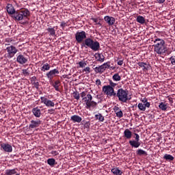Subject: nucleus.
Wrapping results in <instances>:
<instances>
[{
	"label": "nucleus",
	"instance_id": "obj_1",
	"mask_svg": "<svg viewBox=\"0 0 175 175\" xmlns=\"http://www.w3.org/2000/svg\"><path fill=\"white\" fill-rule=\"evenodd\" d=\"M81 46V49H83V47H85V49H91L93 51H99V49H100V44H99V42L94 40V38L87 37Z\"/></svg>",
	"mask_w": 175,
	"mask_h": 175
},
{
	"label": "nucleus",
	"instance_id": "obj_2",
	"mask_svg": "<svg viewBox=\"0 0 175 175\" xmlns=\"http://www.w3.org/2000/svg\"><path fill=\"white\" fill-rule=\"evenodd\" d=\"M155 44L153 45L154 51L156 54L159 55H162V54L166 52V46H165V40L161 38H157L154 41Z\"/></svg>",
	"mask_w": 175,
	"mask_h": 175
},
{
	"label": "nucleus",
	"instance_id": "obj_3",
	"mask_svg": "<svg viewBox=\"0 0 175 175\" xmlns=\"http://www.w3.org/2000/svg\"><path fill=\"white\" fill-rule=\"evenodd\" d=\"M31 12L28 9L22 10H16L11 16L15 21H21V20H27L29 17Z\"/></svg>",
	"mask_w": 175,
	"mask_h": 175
},
{
	"label": "nucleus",
	"instance_id": "obj_4",
	"mask_svg": "<svg viewBox=\"0 0 175 175\" xmlns=\"http://www.w3.org/2000/svg\"><path fill=\"white\" fill-rule=\"evenodd\" d=\"M115 98H118L119 102H122V103H126L128 100L132 99L128 96V90L123 88H120L117 90Z\"/></svg>",
	"mask_w": 175,
	"mask_h": 175
},
{
	"label": "nucleus",
	"instance_id": "obj_5",
	"mask_svg": "<svg viewBox=\"0 0 175 175\" xmlns=\"http://www.w3.org/2000/svg\"><path fill=\"white\" fill-rule=\"evenodd\" d=\"M75 40L77 43H81L84 42L87 39V33L84 31H78L75 34Z\"/></svg>",
	"mask_w": 175,
	"mask_h": 175
},
{
	"label": "nucleus",
	"instance_id": "obj_6",
	"mask_svg": "<svg viewBox=\"0 0 175 175\" xmlns=\"http://www.w3.org/2000/svg\"><path fill=\"white\" fill-rule=\"evenodd\" d=\"M103 92H104L105 95L109 96L110 98H116V92L114 90V88H111V86L104 85L103 87Z\"/></svg>",
	"mask_w": 175,
	"mask_h": 175
},
{
	"label": "nucleus",
	"instance_id": "obj_7",
	"mask_svg": "<svg viewBox=\"0 0 175 175\" xmlns=\"http://www.w3.org/2000/svg\"><path fill=\"white\" fill-rule=\"evenodd\" d=\"M6 51H7V57L8 58H13L16 54H17V51L18 50L16 49V46L13 45H10L6 48Z\"/></svg>",
	"mask_w": 175,
	"mask_h": 175
},
{
	"label": "nucleus",
	"instance_id": "obj_8",
	"mask_svg": "<svg viewBox=\"0 0 175 175\" xmlns=\"http://www.w3.org/2000/svg\"><path fill=\"white\" fill-rule=\"evenodd\" d=\"M134 135L135 136V140H130L129 143L133 148H139L142 144L140 143V135L137 133H135Z\"/></svg>",
	"mask_w": 175,
	"mask_h": 175
},
{
	"label": "nucleus",
	"instance_id": "obj_9",
	"mask_svg": "<svg viewBox=\"0 0 175 175\" xmlns=\"http://www.w3.org/2000/svg\"><path fill=\"white\" fill-rule=\"evenodd\" d=\"M80 96L81 98H82L83 102L85 103L86 106L88 103H90V102H91V100H92V95H91L90 94H87V92H82L80 94Z\"/></svg>",
	"mask_w": 175,
	"mask_h": 175
},
{
	"label": "nucleus",
	"instance_id": "obj_10",
	"mask_svg": "<svg viewBox=\"0 0 175 175\" xmlns=\"http://www.w3.org/2000/svg\"><path fill=\"white\" fill-rule=\"evenodd\" d=\"M40 100L41 103L45 105L46 107H54L55 106V103L53 100L47 99L46 96H41Z\"/></svg>",
	"mask_w": 175,
	"mask_h": 175
},
{
	"label": "nucleus",
	"instance_id": "obj_11",
	"mask_svg": "<svg viewBox=\"0 0 175 175\" xmlns=\"http://www.w3.org/2000/svg\"><path fill=\"white\" fill-rule=\"evenodd\" d=\"M42 124V120L36 119V120H31L29 125V129H35V128H38Z\"/></svg>",
	"mask_w": 175,
	"mask_h": 175
},
{
	"label": "nucleus",
	"instance_id": "obj_12",
	"mask_svg": "<svg viewBox=\"0 0 175 175\" xmlns=\"http://www.w3.org/2000/svg\"><path fill=\"white\" fill-rule=\"evenodd\" d=\"M0 147L5 152H13V147L9 144L1 143Z\"/></svg>",
	"mask_w": 175,
	"mask_h": 175
},
{
	"label": "nucleus",
	"instance_id": "obj_13",
	"mask_svg": "<svg viewBox=\"0 0 175 175\" xmlns=\"http://www.w3.org/2000/svg\"><path fill=\"white\" fill-rule=\"evenodd\" d=\"M56 75H59V71L57 68H55L48 72L46 74V76L49 80H53V79L55 77Z\"/></svg>",
	"mask_w": 175,
	"mask_h": 175
},
{
	"label": "nucleus",
	"instance_id": "obj_14",
	"mask_svg": "<svg viewBox=\"0 0 175 175\" xmlns=\"http://www.w3.org/2000/svg\"><path fill=\"white\" fill-rule=\"evenodd\" d=\"M5 9L9 16H10V17H12L14 14L15 12L17 11L16 10V9H14V6H13V4L10 3L7 4Z\"/></svg>",
	"mask_w": 175,
	"mask_h": 175
},
{
	"label": "nucleus",
	"instance_id": "obj_15",
	"mask_svg": "<svg viewBox=\"0 0 175 175\" xmlns=\"http://www.w3.org/2000/svg\"><path fill=\"white\" fill-rule=\"evenodd\" d=\"M16 62L21 64V65H24L28 62V58L25 57L23 55H18L16 59Z\"/></svg>",
	"mask_w": 175,
	"mask_h": 175
},
{
	"label": "nucleus",
	"instance_id": "obj_16",
	"mask_svg": "<svg viewBox=\"0 0 175 175\" xmlns=\"http://www.w3.org/2000/svg\"><path fill=\"white\" fill-rule=\"evenodd\" d=\"M105 21L108 24V25H113L116 23V18L112 16H106L104 17Z\"/></svg>",
	"mask_w": 175,
	"mask_h": 175
},
{
	"label": "nucleus",
	"instance_id": "obj_17",
	"mask_svg": "<svg viewBox=\"0 0 175 175\" xmlns=\"http://www.w3.org/2000/svg\"><path fill=\"white\" fill-rule=\"evenodd\" d=\"M31 111L33 116L36 117V118H40V116H42V111L39 107H36L33 108Z\"/></svg>",
	"mask_w": 175,
	"mask_h": 175
},
{
	"label": "nucleus",
	"instance_id": "obj_18",
	"mask_svg": "<svg viewBox=\"0 0 175 175\" xmlns=\"http://www.w3.org/2000/svg\"><path fill=\"white\" fill-rule=\"evenodd\" d=\"M70 121H72L74 123L77 122L78 124H80V122L83 121V118L79 116V115H73L70 117Z\"/></svg>",
	"mask_w": 175,
	"mask_h": 175
},
{
	"label": "nucleus",
	"instance_id": "obj_19",
	"mask_svg": "<svg viewBox=\"0 0 175 175\" xmlns=\"http://www.w3.org/2000/svg\"><path fill=\"white\" fill-rule=\"evenodd\" d=\"M150 106H151L150 103L143 104V103H139L138 104V109L140 110V111H144L146 107L148 109L150 108Z\"/></svg>",
	"mask_w": 175,
	"mask_h": 175
},
{
	"label": "nucleus",
	"instance_id": "obj_20",
	"mask_svg": "<svg viewBox=\"0 0 175 175\" xmlns=\"http://www.w3.org/2000/svg\"><path fill=\"white\" fill-rule=\"evenodd\" d=\"M5 175H20V174L17 173V168H14L6 170L5 171Z\"/></svg>",
	"mask_w": 175,
	"mask_h": 175
},
{
	"label": "nucleus",
	"instance_id": "obj_21",
	"mask_svg": "<svg viewBox=\"0 0 175 175\" xmlns=\"http://www.w3.org/2000/svg\"><path fill=\"white\" fill-rule=\"evenodd\" d=\"M105 65L106 64H103L100 66L94 68V72H96V73H103V72L106 70V67H105Z\"/></svg>",
	"mask_w": 175,
	"mask_h": 175
},
{
	"label": "nucleus",
	"instance_id": "obj_22",
	"mask_svg": "<svg viewBox=\"0 0 175 175\" xmlns=\"http://www.w3.org/2000/svg\"><path fill=\"white\" fill-rule=\"evenodd\" d=\"M58 27H49L46 29L47 32H49L50 36H55V29H57Z\"/></svg>",
	"mask_w": 175,
	"mask_h": 175
},
{
	"label": "nucleus",
	"instance_id": "obj_23",
	"mask_svg": "<svg viewBox=\"0 0 175 175\" xmlns=\"http://www.w3.org/2000/svg\"><path fill=\"white\" fill-rule=\"evenodd\" d=\"M94 57L98 62H103L105 61V55L102 53H95Z\"/></svg>",
	"mask_w": 175,
	"mask_h": 175
},
{
	"label": "nucleus",
	"instance_id": "obj_24",
	"mask_svg": "<svg viewBox=\"0 0 175 175\" xmlns=\"http://www.w3.org/2000/svg\"><path fill=\"white\" fill-rule=\"evenodd\" d=\"M94 118L96 121H98L99 122H103V121H105V116L100 113L96 114Z\"/></svg>",
	"mask_w": 175,
	"mask_h": 175
},
{
	"label": "nucleus",
	"instance_id": "obj_25",
	"mask_svg": "<svg viewBox=\"0 0 175 175\" xmlns=\"http://www.w3.org/2000/svg\"><path fill=\"white\" fill-rule=\"evenodd\" d=\"M52 86L55 88V91H59V85H61V81L59 80L55 81L54 83L50 82Z\"/></svg>",
	"mask_w": 175,
	"mask_h": 175
},
{
	"label": "nucleus",
	"instance_id": "obj_26",
	"mask_svg": "<svg viewBox=\"0 0 175 175\" xmlns=\"http://www.w3.org/2000/svg\"><path fill=\"white\" fill-rule=\"evenodd\" d=\"M124 137H126V139H132V131L126 129L124 131Z\"/></svg>",
	"mask_w": 175,
	"mask_h": 175
},
{
	"label": "nucleus",
	"instance_id": "obj_27",
	"mask_svg": "<svg viewBox=\"0 0 175 175\" xmlns=\"http://www.w3.org/2000/svg\"><path fill=\"white\" fill-rule=\"evenodd\" d=\"M167 103H159V107L160 110H162L163 111H166L167 110Z\"/></svg>",
	"mask_w": 175,
	"mask_h": 175
},
{
	"label": "nucleus",
	"instance_id": "obj_28",
	"mask_svg": "<svg viewBox=\"0 0 175 175\" xmlns=\"http://www.w3.org/2000/svg\"><path fill=\"white\" fill-rule=\"evenodd\" d=\"M111 173L114 175H122V171L119 167H114L111 170Z\"/></svg>",
	"mask_w": 175,
	"mask_h": 175
},
{
	"label": "nucleus",
	"instance_id": "obj_29",
	"mask_svg": "<svg viewBox=\"0 0 175 175\" xmlns=\"http://www.w3.org/2000/svg\"><path fill=\"white\" fill-rule=\"evenodd\" d=\"M138 66L140 68H143L144 72H146V70H148V64L147 63L144 62H138L137 63Z\"/></svg>",
	"mask_w": 175,
	"mask_h": 175
},
{
	"label": "nucleus",
	"instance_id": "obj_30",
	"mask_svg": "<svg viewBox=\"0 0 175 175\" xmlns=\"http://www.w3.org/2000/svg\"><path fill=\"white\" fill-rule=\"evenodd\" d=\"M98 106V103L92 100H91L88 104L85 106L86 109H91V107H96Z\"/></svg>",
	"mask_w": 175,
	"mask_h": 175
},
{
	"label": "nucleus",
	"instance_id": "obj_31",
	"mask_svg": "<svg viewBox=\"0 0 175 175\" xmlns=\"http://www.w3.org/2000/svg\"><path fill=\"white\" fill-rule=\"evenodd\" d=\"M137 23H139V24H146V18H144L143 16H137L136 18Z\"/></svg>",
	"mask_w": 175,
	"mask_h": 175
},
{
	"label": "nucleus",
	"instance_id": "obj_32",
	"mask_svg": "<svg viewBox=\"0 0 175 175\" xmlns=\"http://www.w3.org/2000/svg\"><path fill=\"white\" fill-rule=\"evenodd\" d=\"M47 163L51 167H54L55 165H57V161H55V159L51 158L47 159Z\"/></svg>",
	"mask_w": 175,
	"mask_h": 175
},
{
	"label": "nucleus",
	"instance_id": "obj_33",
	"mask_svg": "<svg viewBox=\"0 0 175 175\" xmlns=\"http://www.w3.org/2000/svg\"><path fill=\"white\" fill-rule=\"evenodd\" d=\"M50 68H51V66L49 64L46 63L41 67V70L42 72H46V70H50Z\"/></svg>",
	"mask_w": 175,
	"mask_h": 175
},
{
	"label": "nucleus",
	"instance_id": "obj_34",
	"mask_svg": "<svg viewBox=\"0 0 175 175\" xmlns=\"http://www.w3.org/2000/svg\"><path fill=\"white\" fill-rule=\"evenodd\" d=\"M163 159L168 161V162H171V161H174V157L171 154H165L163 157Z\"/></svg>",
	"mask_w": 175,
	"mask_h": 175
},
{
	"label": "nucleus",
	"instance_id": "obj_35",
	"mask_svg": "<svg viewBox=\"0 0 175 175\" xmlns=\"http://www.w3.org/2000/svg\"><path fill=\"white\" fill-rule=\"evenodd\" d=\"M136 153H137V155H139V157L142 155H144L145 157H147L148 155L147 152H146V150H144L143 149H138Z\"/></svg>",
	"mask_w": 175,
	"mask_h": 175
},
{
	"label": "nucleus",
	"instance_id": "obj_36",
	"mask_svg": "<svg viewBox=\"0 0 175 175\" xmlns=\"http://www.w3.org/2000/svg\"><path fill=\"white\" fill-rule=\"evenodd\" d=\"M112 79L113 81H120L121 80V76H120V74L116 73L113 75Z\"/></svg>",
	"mask_w": 175,
	"mask_h": 175
},
{
	"label": "nucleus",
	"instance_id": "obj_37",
	"mask_svg": "<svg viewBox=\"0 0 175 175\" xmlns=\"http://www.w3.org/2000/svg\"><path fill=\"white\" fill-rule=\"evenodd\" d=\"M82 73H85V75H88L91 73V68L86 67L84 69L82 70Z\"/></svg>",
	"mask_w": 175,
	"mask_h": 175
},
{
	"label": "nucleus",
	"instance_id": "obj_38",
	"mask_svg": "<svg viewBox=\"0 0 175 175\" xmlns=\"http://www.w3.org/2000/svg\"><path fill=\"white\" fill-rule=\"evenodd\" d=\"M73 98L77 100H79V99H80V93H79V92H74Z\"/></svg>",
	"mask_w": 175,
	"mask_h": 175
},
{
	"label": "nucleus",
	"instance_id": "obj_39",
	"mask_svg": "<svg viewBox=\"0 0 175 175\" xmlns=\"http://www.w3.org/2000/svg\"><path fill=\"white\" fill-rule=\"evenodd\" d=\"M116 117H118V118H122L124 117V113L120 109V111H118L116 113Z\"/></svg>",
	"mask_w": 175,
	"mask_h": 175
},
{
	"label": "nucleus",
	"instance_id": "obj_40",
	"mask_svg": "<svg viewBox=\"0 0 175 175\" xmlns=\"http://www.w3.org/2000/svg\"><path fill=\"white\" fill-rule=\"evenodd\" d=\"M78 64L79 65V66L78 68H85V66H87V63H85V62H79L78 63Z\"/></svg>",
	"mask_w": 175,
	"mask_h": 175
},
{
	"label": "nucleus",
	"instance_id": "obj_41",
	"mask_svg": "<svg viewBox=\"0 0 175 175\" xmlns=\"http://www.w3.org/2000/svg\"><path fill=\"white\" fill-rule=\"evenodd\" d=\"M109 85H108L109 87H111V88H114V87H116L117 83L113 82V81H111V79L109 80Z\"/></svg>",
	"mask_w": 175,
	"mask_h": 175
},
{
	"label": "nucleus",
	"instance_id": "obj_42",
	"mask_svg": "<svg viewBox=\"0 0 175 175\" xmlns=\"http://www.w3.org/2000/svg\"><path fill=\"white\" fill-rule=\"evenodd\" d=\"M68 23H65V21H63L60 24V27L61 28H62V29H65V27H68Z\"/></svg>",
	"mask_w": 175,
	"mask_h": 175
},
{
	"label": "nucleus",
	"instance_id": "obj_43",
	"mask_svg": "<svg viewBox=\"0 0 175 175\" xmlns=\"http://www.w3.org/2000/svg\"><path fill=\"white\" fill-rule=\"evenodd\" d=\"M51 154L53 156V157H57V155H59V152H58V151L57 150H52L51 152Z\"/></svg>",
	"mask_w": 175,
	"mask_h": 175
},
{
	"label": "nucleus",
	"instance_id": "obj_44",
	"mask_svg": "<svg viewBox=\"0 0 175 175\" xmlns=\"http://www.w3.org/2000/svg\"><path fill=\"white\" fill-rule=\"evenodd\" d=\"M23 73L25 76H29V72H28V69L23 70Z\"/></svg>",
	"mask_w": 175,
	"mask_h": 175
},
{
	"label": "nucleus",
	"instance_id": "obj_45",
	"mask_svg": "<svg viewBox=\"0 0 175 175\" xmlns=\"http://www.w3.org/2000/svg\"><path fill=\"white\" fill-rule=\"evenodd\" d=\"M113 110H114V111H115V113L116 114V113H118V111H121V109H120V107L116 106V107H114Z\"/></svg>",
	"mask_w": 175,
	"mask_h": 175
},
{
	"label": "nucleus",
	"instance_id": "obj_46",
	"mask_svg": "<svg viewBox=\"0 0 175 175\" xmlns=\"http://www.w3.org/2000/svg\"><path fill=\"white\" fill-rule=\"evenodd\" d=\"M48 113L49 114H54V113H55V109H48Z\"/></svg>",
	"mask_w": 175,
	"mask_h": 175
},
{
	"label": "nucleus",
	"instance_id": "obj_47",
	"mask_svg": "<svg viewBox=\"0 0 175 175\" xmlns=\"http://www.w3.org/2000/svg\"><path fill=\"white\" fill-rule=\"evenodd\" d=\"M141 102H142V103H143L144 105H146V103H148V100H147V98H143V99H142V100H141Z\"/></svg>",
	"mask_w": 175,
	"mask_h": 175
},
{
	"label": "nucleus",
	"instance_id": "obj_48",
	"mask_svg": "<svg viewBox=\"0 0 175 175\" xmlns=\"http://www.w3.org/2000/svg\"><path fill=\"white\" fill-rule=\"evenodd\" d=\"M33 84L35 88H36L37 90L39 89V82H33Z\"/></svg>",
	"mask_w": 175,
	"mask_h": 175
},
{
	"label": "nucleus",
	"instance_id": "obj_49",
	"mask_svg": "<svg viewBox=\"0 0 175 175\" xmlns=\"http://www.w3.org/2000/svg\"><path fill=\"white\" fill-rule=\"evenodd\" d=\"M96 85H100L102 84V82L100 81V79H97L96 81Z\"/></svg>",
	"mask_w": 175,
	"mask_h": 175
},
{
	"label": "nucleus",
	"instance_id": "obj_50",
	"mask_svg": "<svg viewBox=\"0 0 175 175\" xmlns=\"http://www.w3.org/2000/svg\"><path fill=\"white\" fill-rule=\"evenodd\" d=\"M122 64H124V60H119L118 62V65H119L120 66H122Z\"/></svg>",
	"mask_w": 175,
	"mask_h": 175
},
{
	"label": "nucleus",
	"instance_id": "obj_51",
	"mask_svg": "<svg viewBox=\"0 0 175 175\" xmlns=\"http://www.w3.org/2000/svg\"><path fill=\"white\" fill-rule=\"evenodd\" d=\"M103 65H105L104 67L106 68V69H109V68H110V64L107 63H104Z\"/></svg>",
	"mask_w": 175,
	"mask_h": 175
},
{
	"label": "nucleus",
	"instance_id": "obj_52",
	"mask_svg": "<svg viewBox=\"0 0 175 175\" xmlns=\"http://www.w3.org/2000/svg\"><path fill=\"white\" fill-rule=\"evenodd\" d=\"M90 122H86L85 124V128H90Z\"/></svg>",
	"mask_w": 175,
	"mask_h": 175
},
{
	"label": "nucleus",
	"instance_id": "obj_53",
	"mask_svg": "<svg viewBox=\"0 0 175 175\" xmlns=\"http://www.w3.org/2000/svg\"><path fill=\"white\" fill-rule=\"evenodd\" d=\"M158 3H163L165 0H157Z\"/></svg>",
	"mask_w": 175,
	"mask_h": 175
},
{
	"label": "nucleus",
	"instance_id": "obj_54",
	"mask_svg": "<svg viewBox=\"0 0 175 175\" xmlns=\"http://www.w3.org/2000/svg\"><path fill=\"white\" fill-rule=\"evenodd\" d=\"M92 21H94V23H96V24L98 23V20L96 18H93Z\"/></svg>",
	"mask_w": 175,
	"mask_h": 175
},
{
	"label": "nucleus",
	"instance_id": "obj_55",
	"mask_svg": "<svg viewBox=\"0 0 175 175\" xmlns=\"http://www.w3.org/2000/svg\"><path fill=\"white\" fill-rule=\"evenodd\" d=\"M49 150H54V146H49Z\"/></svg>",
	"mask_w": 175,
	"mask_h": 175
},
{
	"label": "nucleus",
	"instance_id": "obj_56",
	"mask_svg": "<svg viewBox=\"0 0 175 175\" xmlns=\"http://www.w3.org/2000/svg\"><path fill=\"white\" fill-rule=\"evenodd\" d=\"M32 79L33 80H36V77H33Z\"/></svg>",
	"mask_w": 175,
	"mask_h": 175
},
{
	"label": "nucleus",
	"instance_id": "obj_57",
	"mask_svg": "<svg viewBox=\"0 0 175 175\" xmlns=\"http://www.w3.org/2000/svg\"><path fill=\"white\" fill-rule=\"evenodd\" d=\"M96 24L98 25H100V23H99V22L98 23L97 22V23H96Z\"/></svg>",
	"mask_w": 175,
	"mask_h": 175
},
{
	"label": "nucleus",
	"instance_id": "obj_58",
	"mask_svg": "<svg viewBox=\"0 0 175 175\" xmlns=\"http://www.w3.org/2000/svg\"><path fill=\"white\" fill-rule=\"evenodd\" d=\"M135 107H136V106H137V105H133V107H135Z\"/></svg>",
	"mask_w": 175,
	"mask_h": 175
},
{
	"label": "nucleus",
	"instance_id": "obj_59",
	"mask_svg": "<svg viewBox=\"0 0 175 175\" xmlns=\"http://www.w3.org/2000/svg\"><path fill=\"white\" fill-rule=\"evenodd\" d=\"M8 42H12V40H10V39H8Z\"/></svg>",
	"mask_w": 175,
	"mask_h": 175
}]
</instances>
